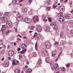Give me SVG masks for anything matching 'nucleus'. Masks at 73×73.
Returning a JSON list of instances; mask_svg holds the SVG:
<instances>
[{
    "label": "nucleus",
    "instance_id": "7c9ffc66",
    "mask_svg": "<svg viewBox=\"0 0 73 73\" xmlns=\"http://www.w3.org/2000/svg\"><path fill=\"white\" fill-rule=\"evenodd\" d=\"M12 64L13 65H17V63H16L15 62V60H14L12 62Z\"/></svg>",
    "mask_w": 73,
    "mask_h": 73
},
{
    "label": "nucleus",
    "instance_id": "f03ea898",
    "mask_svg": "<svg viewBox=\"0 0 73 73\" xmlns=\"http://www.w3.org/2000/svg\"><path fill=\"white\" fill-rule=\"evenodd\" d=\"M42 52L44 55H47L48 54V53L47 52L46 50L45 49H42Z\"/></svg>",
    "mask_w": 73,
    "mask_h": 73
},
{
    "label": "nucleus",
    "instance_id": "6e6d98bb",
    "mask_svg": "<svg viewBox=\"0 0 73 73\" xmlns=\"http://www.w3.org/2000/svg\"><path fill=\"white\" fill-rule=\"evenodd\" d=\"M58 70V67L57 68H55V70L56 71Z\"/></svg>",
    "mask_w": 73,
    "mask_h": 73
},
{
    "label": "nucleus",
    "instance_id": "c756f323",
    "mask_svg": "<svg viewBox=\"0 0 73 73\" xmlns=\"http://www.w3.org/2000/svg\"><path fill=\"white\" fill-rule=\"evenodd\" d=\"M60 44L61 45H62L64 46V43L62 40H61L60 41Z\"/></svg>",
    "mask_w": 73,
    "mask_h": 73
},
{
    "label": "nucleus",
    "instance_id": "13d9d810",
    "mask_svg": "<svg viewBox=\"0 0 73 73\" xmlns=\"http://www.w3.org/2000/svg\"><path fill=\"white\" fill-rule=\"evenodd\" d=\"M18 37H21V36L20 35H18Z\"/></svg>",
    "mask_w": 73,
    "mask_h": 73
},
{
    "label": "nucleus",
    "instance_id": "a18cd8bd",
    "mask_svg": "<svg viewBox=\"0 0 73 73\" xmlns=\"http://www.w3.org/2000/svg\"><path fill=\"white\" fill-rule=\"evenodd\" d=\"M46 17H44L43 19V21H45V20H46Z\"/></svg>",
    "mask_w": 73,
    "mask_h": 73
},
{
    "label": "nucleus",
    "instance_id": "3c124183",
    "mask_svg": "<svg viewBox=\"0 0 73 73\" xmlns=\"http://www.w3.org/2000/svg\"><path fill=\"white\" fill-rule=\"evenodd\" d=\"M20 50H21V48H18V49H17L18 51H20Z\"/></svg>",
    "mask_w": 73,
    "mask_h": 73
},
{
    "label": "nucleus",
    "instance_id": "7ed1b4c3",
    "mask_svg": "<svg viewBox=\"0 0 73 73\" xmlns=\"http://www.w3.org/2000/svg\"><path fill=\"white\" fill-rule=\"evenodd\" d=\"M33 21L35 23L38 22L39 21V18L37 16L34 17L33 19Z\"/></svg>",
    "mask_w": 73,
    "mask_h": 73
},
{
    "label": "nucleus",
    "instance_id": "1a4fd4ad",
    "mask_svg": "<svg viewBox=\"0 0 73 73\" xmlns=\"http://www.w3.org/2000/svg\"><path fill=\"white\" fill-rule=\"evenodd\" d=\"M37 31L39 32H40L42 31V27L41 26H39L37 27Z\"/></svg>",
    "mask_w": 73,
    "mask_h": 73
},
{
    "label": "nucleus",
    "instance_id": "09e8293b",
    "mask_svg": "<svg viewBox=\"0 0 73 73\" xmlns=\"http://www.w3.org/2000/svg\"><path fill=\"white\" fill-rule=\"evenodd\" d=\"M29 2L30 3H31L32 2V0H29Z\"/></svg>",
    "mask_w": 73,
    "mask_h": 73
},
{
    "label": "nucleus",
    "instance_id": "a19ab883",
    "mask_svg": "<svg viewBox=\"0 0 73 73\" xmlns=\"http://www.w3.org/2000/svg\"><path fill=\"white\" fill-rule=\"evenodd\" d=\"M35 49L37 50V42H36V45L35 46Z\"/></svg>",
    "mask_w": 73,
    "mask_h": 73
},
{
    "label": "nucleus",
    "instance_id": "0eeeda50",
    "mask_svg": "<svg viewBox=\"0 0 73 73\" xmlns=\"http://www.w3.org/2000/svg\"><path fill=\"white\" fill-rule=\"evenodd\" d=\"M17 19L18 21H21L23 20V17L21 16H19L17 18Z\"/></svg>",
    "mask_w": 73,
    "mask_h": 73
},
{
    "label": "nucleus",
    "instance_id": "ea45409f",
    "mask_svg": "<svg viewBox=\"0 0 73 73\" xmlns=\"http://www.w3.org/2000/svg\"><path fill=\"white\" fill-rule=\"evenodd\" d=\"M67 68L68 67H70V64H66Z\"/></svg>",
    "mask_w": 73,
    "mask_h": 73
},
{
    "label": "nucleus",
    "instance_id": "8fccbe9b",
    "mask_svg": "<svg viewBox=\"0 0 73 73\" xmlns=\"http://www.w3.org/2000/svg\"><path fill=\"white\" fill-rule=\"evenodd\" d=\"M36 38L37 39H39L40 38V37L39 36H36Z\"/></svg>",
    "mask_w": 73,
    "mask_h": 73
},
{
    "label": "nucleus",
    "instance_id": "bb28decb",
    "mask_svg": "<svg viewBox=\"0 0 73 73\" xmlns=\"http://www.w3.org/2000/svg\"><path fill=\"white\" fill-rule=\"evenodd\" d=\"M51 7H47L46 8V11H50V8Z\"/></svg>",
    "mask_w": 73,
    "mask_h": 73
},
{
    "label": "nucleus",
    "instance_id": "393cba45",
    "mask_svg": "<svg viewBox=\"0 0 73 73\" xmlns=\"http://www.w3.org/2000/svg\"><path fill=\"white\" fill-rule=\"evenodd\" d=\"M47 3L48 4V5H49L50 4V3H51V1L50 0H48L47 1Z\"/></svg>",
    "mask_w": 73,
    "mask_h": 73
},
{
    "label": "nucleus",
    "instance_id": "20e7f679",
    "mask_svg": "<svg viewBox=\"0 0 73 73\" xmlns=\"http://www.w3.org/2000/svg\"><path fill=\"white\" fill-rule=\"evenodd\" d=\"M12 23H9L7 22L6 23V26L7 28H11V27H12Z\"/></svg>",
    "mask_w": 73,
    "mask_h": 73
},
{
    "label": "nucleus",
    "instance_id": "49530a36",
    "mask_svg": "<svg viewBox=\"0 0 73 73\" xmlns=\"http://www.w3.org/2000/svg\"><path fill=\"white\" fill-rule=\"evenodd\" d=\"M58 42H56L54 44V45H58Z\"/></svg>",
    "mask_w": 73,
    "mask_h": 73
},
{
    "label": "nucleus",
    "instance_id": "a211bd4d",
    "mask_svg": "<svg viewBox=\"0 0 73 73\" xmlns=\"http://www.w3.org/2000/svg\"><path fill=\"white\" fill-rule=\"evenodd\" d=\"M42 60L41 59V58H40L39 59L38 61V64L39 65H41V62Z\"/></svg>",
    "mask_w": 73,
    "mask_h": 73
},
{
    "label": "nucleus",
    "instance_id": "39448f33",
    "mask_svg": "<svg viewBox=\"0 0 73 73\" xmlns=\"http://www.w3.org/2000/svg\"><path fill=\"white\" fill-rule=\"evenodd\" d=\"M64 20V17L63 16H61L59 18V21H60V23H62Z\"/></svg>",
    "mask_w": 73,
    "mask_h": 73
},
{
    "label": "nucleus",
    "instance_id": "de8ad7c7",
    "mask_svg": "<svg viewBox=\"0 0 73 73\" xmlns=\"http://www.w3.org/2000/svg\"><path fill=\"white\" fill-rule=\"evenodd\" d=\"M71 34L72 36H73V31H71Z\"/></svg>",
    "mask_w": 73,
    "mask_h": 73
},
{
    "label": "nucleus",
    "instance_id": "e433bc0d",
    "mask_svg": "<svg viewBox=\"0 0 73 73\" xmlns=\"http://www.w3.org/2000/svg\"><path fill=\"white\" fill-rule=\"evenodd\" d=\"M2 26L3 28V29H4V30H5V28H6L5 25H3Z\"/></svg>",
    "mask_w": 73,
    "mask_h": 73
},
{
    "label": "nucleus",
    "instance_id": "e2e57ef3",
    "mask_svg": "<svg viewBox=\"0 0 73 73\" xmlns=\"http://www.w3.org/2000/svg\"><path fill=\"white\" fill-rule=\"evenodd\" d=\"M26 64H27V65H29V62H26Z\"/></svg>",
    "mask_w": 73,
    "mask_h": 73
},
{
    "label": "nucleus",
    "instance_id": "4c0bfd02",
    "mask_svg": "<svg viewBox=\"0 0 73 73\" xmlns=\"http://www.w3.org/2000/svg\"><path fill=\"white\" fill-rule=\"evenodd\" d=\"M37 36V33H35L34 35V38L35 37H36Z\"/></svg>",
    "mask_w": 73,
    "mask_h": 73
},
{
    "label": "nucleus",
    "instance_id": "72a5a7b5",
    "mask_svg": "<svg viewBox=\"0 0 73 73\" xmlns=\"http://www.w3.org/2000/svg\"><path fill=\"white\" fill-rule=\"evenodd\" d=\"M34 28H35V27L32 26L30 27V29L31 30H33V29H34Z\"/></svg>",
    "mask_w": 73,
    "mask_h": 73
},
{
    "label": "nucleus",
    "instance_id": "423d86ee",
    "mask_svg": "<svg viewBox=\"0 0 73 73\" xmlns=\"http://www.w3.org/2000/svg\"><path fill=\"white\" fill-rule=\"evenodd\" d=\"M14 51H10L8 52V54L9 56H13L14 55Z\"/></svg>",
    "mask_w": 73,
    "mask_h": 73
},
{
    "label": "nucleus",
    "instance_id": "864d4df0",
    "mask_svg": "<svg viewBox=\"0 0 73 73\" xmlns=\"http://www.w3.org/2000/svg\"><path fill=\"white\" fill-rule=\"evenodd\" d=\"M15 61H16V62H17V63H18V62H19V61H18V60H17L16 59H15Z\"/></svg>",
    "mask_w": 73,
    "mask_h": 73
},
{
    "label": "nucleus",
    "instance_id": "f3484780",
    "mask_svg": "<svg viewBox=\"0 0 73 73\" xmlns=\"http://www.w3.org/2000/svg\"><path fill=\"white\" fill-rule=\"evenodd\" d=\"M9 65V63H6L4 64L3 65V66L4 67H8Z\"/></svg>",
    "mask_w": 73,
    "mask_h": 73
},
{
    "label": "nucleus",
    "instance_id": "ddd939ff",
    "mask_svg": "<svg viewBox=\"0 0 73 73\" xmlns=\"http://www.w3.org/2000/svg\"><path fill=\"white\" fill-rule=\"evenodd\" d=\"M17 1H19L18 0H13V3L14 4H19V3H17Z\"/></svg>",
    "mask_w": 73,
    "mask_h": 73
},
{
    "label": "nucleus",
    "instance_id": "f8f14e48",
    "mask_svg": "<svg viewBox=\"0 0 73 73\" xmlns=\"http://www.w3.org/2000/svg\"><path fill=\"white\" fill-rule=\"evenodd\" d=\"M27 46L25 44H23L22 45V49H27Z\"/></svg>",
    "mask_w": 73,
    "mask_h": 73
},
{
    "label": "nucleus",
    "instance_id": "a878e982",
    "mask_svg": "<svg viewBox=\"0 0 73 73\" xmlns=\"http://www.w3.org/2000/svg\"><path fill=\"white\" fill-rule=\"evenodd\" d=\"M9 32H11V30H8L5 33V35H8V33H9Z\"/></svg>",
    "mask_w": 73,
    "mask_h": 73
},
{
    "label": "nucleus",
    "instance_id": "412c9836",
    "mask_svg": "<svg viewBox=\"0 0 73 73\" xmlns=\"http://www.w3.org/2000/svg\"><path fill=\"white\" fill-rule=\"evenodd\" d=\"M32 22V19H31L28 18V20L27 21V23H30Z\"/></svg>",
    "mask_w": 73,
    "mask_h": 73
},
{
    "label": "nucleus",
    "instance_id": "cd10ccee",
    "mask_svg": "<svg viewBox=\"0 0 73 73\" xmlns=\"http://www.w3.org/2000/svg\"><path fill=\"white\" fill-rule=\"evenodd\" d=\"M52 7L54 9H55L56 8H57V5H52Z\"/></svg>",
    "mask_w": 73,
    "mask_h": 73
},
{
    "label": "nucleus",
    "instance_id": "338daca9",
    "mask_svg": "<svg viewBox=\"0 0 73 73\" xmlns=\"http://www.w3.org/2000/svg\"><path fill=\"white\" fill-rule=\"evenodd\" d=\"M32 31H29V33H32Z\"/></svg>",
    "mask_w": 73,
    "mask_h": 73
},
{
    "label": "nucleus",
    "instance_id": "c85d7f7f",
    "mask_svg": "<svg viewBox=\"0 0 73 73\" xmlns=\"http://www.w3.org/2000/svg\"><path fill=\"white\" fill-rule=\"evenodd\" d=\"M58 64H55L54 65V68H58Z\"/></svg>",
    "mask_w": 73,
    "mask_h": 73
},
{
    "label": "nucleus",
    "instance_id": "6e6552de",
    "mask_svg": "<svg viewBox=\"0 0 73 73\" xmlns=\"http://www.w3.org/2000/svg\"><path fill=\"white\" fill-rule=\"evenodd\" d=\"M50 29V27L49 25L47 26L46 27V30L47 32H49Z\"/></svg>",
    "mask_w": 73,
    "mask_h": 73
},
{
    "label": "nucleus",
    "instance_id": "c9c22d12",
    "mask_svg": "<svg viewBox=\"0 0 73 73\" xmlns=\"http://www.w3.org/2000/svg\"><path fill=\"white\" fill-rule=\"evenodd\" d=\"M33 56L34 57H36V56H37V53H34Z\"/></svg>",
    "mask_w": 73,
    "mask_h": 73
},
{
    "label": "nucleus",
    "instance_id": "58836bf2",
    "mask_svg": "<svg viewBox=\"0 0 73 73\" xmlns=\"http://www.w3.org/2000/svg\"><path fill=\"white\" fill-rule=\"evenodd\" d=\"M62 71L64 72V71H65V68L64 67H63L62 69Z\"/></svg>",
    "mask_w": 73,
    "mask_h": 73
},
{
    "label": "nucleus",
    "instance_id": "2eb2a0df",
    "mask_svg": "<svg viewBox=\"0 0 73 73\" xmlns=\"http://www.w3.org/2000/svg\"><path fill=\"white\" fill-rule=\"evenodd\" d=\"M50 60V57H47L46 59V61L47 63H48Z\"/></svg>",
    "mask_w": 73,
    "mask_h": 73
},
{
    "label": "nucleus",
    "instance_id": "774afa93",
    "mask_svg": "<svg viewBox=\"0 0 73 73\" xmlns=\"http://www.w3.org/2000/svg\"><path fill=\"white\" fill-rule=\"evenodd\" d=\"M3 46H4V48H6V45H3Z\"/></svg>",
    "mask_w": 73,
    "mask_h": 73
},
{
    "label": "nucleus",
    "instance_id": "0e129e2a",
    "mask_svg": "<svg viewBox=\"0 0 73 73\" xmlns=\"http://www.w3.org/2000/svg\"><path fill=\"white\" fill-rule=\"evenodd\" d=\"M17 40H19V41H21V39H20L19 38H18L17 39Z\"/></svg>",
    "mask_w": 73,
    "mask_h": 73
},
{
    "label": "nucleus",
    "instance_id": "37998d69",
    "mask_svg": "<svg viewBox=\"0 0 73 73\" xmlns=\"http://www.w3.org/2000/svg\"><path fill=\"white\" fill-rule=\"evenodd\" d=\"M48 20L50 21V22H52V19H51V18H48Z\"/></svg>",
    "mask_w": 73,
    "mask_h": 73
},
{
    "label": "nucleus",
    "instance_id": "6ab92c4d",
    "mask_svg": "<svg viewBox=\"0 0 73 73\" xmlns=\"http://www.w3.org/2000/svg\"><path fill=\"white\" fill-rule=\"evenodd\" d=\"M15 73H20V70L19 69H17L15 71Z\"/></svg>",
    "mask_w": 73,
    "mask_h": 73
},
{
    "label": "nucleus",
    "instance_id": "473e14b6",
    "mask_svg": "<svg viewBox=\"0 0 73 73\" xmlns=\"http://www.w3.org/2000/svg\"><path fill=\"white\" fill-rule=\"evenodd\" d=\"M60 33V36L61 37H62V36H63V35H64V32H61Z\"/></svg>",
    "mask_w": 73,
    "mask_h": 73
},
{
    "label": "nucleus",
    "instance_id": "aec40b11",
    "mask_svg": "<svg viewBox=\"0 0 73 73\" xmlns=\"http://www.w3.org/2000/svg\"><path fill=\"white\" fill-rule=\"evenodd\" d=\"M56 24V23L55 22H52L50 23L51 26H54Z\"/></svg>",
    "mask_w": 73,
    "mask_h": 73
},
{
    "label": "nucleus",
    "instance_id": "69168bd1",
    "mask_svg": "<svg viewBox=\"0 0 73 73\" xmlns=\"http://www.w3.org/2000/svg\"><path fill=\"white\" fill-rule=\"evenodd\" d=\"M4 60V58H2L1 59L2 61H3Z\"/></svg>",
    "mask_w": 73,
    "mask_h": 73
},
{
    "label": "nucleus",
    "instance_id": "052dcab7",
    "mask_svg": "<svg viewBox=\"0 0 73 73\" xmlns=\"http://www.w3.org/2000/svg\"><path fill=\"white\" fill-rule=\"evenodd\" d=\"M13 13H16V11H13Z\"/></svg>",
    "mask_w": 73,
    "mask_h": 73
},
{
    "label": "nucleus",
    "instance_id": "dca6fc26",
    "mask_svg": "<svg viewBox=\"0 0 73 73\" xmlns=\"http://www.w3.org/2000/svg\"><path fill=\"white\" fill-rule=\"evenodd\" d=\"M54 30H55L56 31H57V30L58 29V26L56 24L54 26Z\"/></svg>",
    "mask_w": 73,
    "mask_h": 73
},
{
    "label": "nucleus",
    "instance_id": "9b49d317",
    "mask_svg": "<svg viewBox=\"0 0 73 73\" xmlns=\"http://www.w3.org/2000/svg\"><path fill=\"white\" fill-rule=\"evenodd\" d=\"M64 17L66 19H69L70 17H69V15L68 14H66L64 15Z\"/></svg>",
    "mask_w": 73,
    "mask_h": 73
},
{
    "label": "nucleus",
    "instance_id": "bf43d9fd",
    "mask_svg": "<svg viewBox=\"0 0 73 73\" xmlns=\"http://www.w3.org/2000/svg\"><path fill=\"white\" fill-rule=\"evenodd\" d=\"M23 38H25V39H27V36H25L24 37H23Z\"/></svg>",
    "mask_w": 73,
    "mask_h": 73
},
{
    "label": "nucleus",
    "instance_id": "c03bdc74",
    "mask_svg": "<svg viewBox=\"0 0 73 73\" xmlns=\"http://www.w3.org/2000/svg\"><path fill=\"white\" fill-rule=\"evenodd\" d=\"M61 53H62V52H60V53H59L58 56V58H59L60 57V56L61 54Z\"/></svg>",
    "mask_w": 73,
    "mask_h": 73
},
{
    "label": "nucleus",
    "instance_id": "4468645a",
    "mask_svg": "<svg viewBox=\"0 0 73 73\" xmlns=\"http://www.w3.org/2000/svg\"><path fill=\"white\" fill-rule=\"evenodd\" d=\"M70 26L72 27H73V20L71 21L69 23Z\"/></svg>",
    "mask_w": 73,
    "mask_h": 73
},
{
    "label": "nucleus",
    "instance_id": "4be33fe9",
    "mask_svg": "<svg viewBox=\"0 0 73 73\" xmlns=\"http://www.w3.org/2000/svg\"><path fill=\"white\" fill-rule=\"evenodd\" d=\"M32 70L31 69H29L28 70V71L27 72V73H31L32 72Z\"/></svg>",
    "mask_w": 73,
    "mask_h": 73
},
{
    "label": "nucleus",
    "instance_id": "603ef678",
    "mask_svg": "<svg viewBox=\"0 0 73 73\" xmlns=\"http://www.w3.org/2000/svg\"><path fill=\"white\" fill-rule=\"evenodd\" d=\"M23 11V12H27V11H26V10H25V9H23L22 11Z\"/></svg>",
    "mask_w": 73,
    "mask_h": 73
},
{
    "label": "nucleus",
    "instance_id": "79ce46f5",
    "mask_svg": "<svg viewBox=\"0 0 73 73\" xmlns=\"http://www.w3.org/2000/svg\"><path fill=\"white\" fill-rule=\"evenodd\" d=\"M1 20H3L5 21V18L3 17H1Z\"/></svg>",
    "mask_w": 73,
    "mask_h": 73
},
{
    "label": "nucleus",
    "instance_id": "4d7b16f0",
    "mask_svg": "<svg viewBox=\"0 0 73 73\" xmlns=\"http://www.w3.org/2000/svg\"><path fill=\"white\" fill-rule=\"evenodd\" d=\"M15 32H17V29H15Z\"/></svg>",
    "mask_w": 73,
    "mask_h": 73
},
{
    "label": "nucleus",
    "instance_id": "f257e3e1",
    "mask_svg": "<svg viewBox=\"0 0 73 73\" xmlns=\"http://www.w3.org/2000/svg\"><path fill=\"white\" fill-rule=\"evenodd\" d=\"M47 49H49L50 48V46H51V44L50 42H47L45 43Z\"/></svg>",
    "mask_w": 73,
    "mask_h": 73
},
{
    "label": "nucleus",
    "instance_id": "5fc2aeb1",
    "mask_svg": "<svg viewBox=\"0 0 73 73\" xmlns=\"http://www.w3.org/2000/svg\"><path fill=\"white\" fill-rule=\"evenodd\" d=\"M8 60H11V58L10 57H9L8 58Z\"/></svg>",
    "mask_w": 73,
    "mask_h": 73
},
{
    "label": "nucleus",
    "instance_id": "b1692460",
    "mask_svg": "<svg viewBox=\"0 0 73 73\" xmlns=\"http://www.w3.org/2000/svg\"><path fill=\"white\" fill-rule=\"evenodd\" d=\"M27 51L26 50H23L22 51L20 52V53L21 54H22L23 53H24L25 52Z\"/></svg>",
    "mask_w": 73,
    "mask_h": 73
},
{
    "label": "nucleus",
    "instance_id": "2f4dec72",
    "mask_svg": "<svg viewBox=\"0 0 73 73\" xmlns=\"http://www.w3.org/2000/svg\"><path fill=\"white\" fill-rule=\"evenodd\" d=\"M28 19V18L25 19L24 20V21H25V22H26V23H27Z\"/></svg>",
    "mask_w": 73,
    "mask_h": 73
},
{
    "label": "nucleus",
    "instance_id": "9d476101",
    "mask_svg": "<svg viewBox=\"0 0 73 73\" xmlns=\"http://www.w3.org/2000/svg\"><path fill=\"white\" fill-rule=\"evenodd\" d=\"M57 54V51L54 50L52 52V57H54V56H56Z\"/></svg>",
    "mask_w": 73,
    "mask_h": 73
},
{
    "label": "nucleus",
    "instance_id": "f704fd0d",
    "mask_svg": "<svg viewBox=\"0 0 73 73\" xmlns=\"http://www.w3.org/2000/svg\"><path fill=\"white\" fill-rule=\"evenodd\" d=\"M59 9H60V11H62L63 10V8L61 6L59 8Z\"/></svg>",
    "mask_w": 73,
    "mask_h": 73
},
{
    "label": "nucleus",
    "instance_id": "680f3d73",
    "mask_svg": "<svg viewBox=\"0 0 73 73\" xmlns=\"http://www.w3.org/2000/svg\"><path fill=\"white\" fill-rule=\"evenodd\" d=\"M25 67L26 68V69H27L28 68V66L27 65H26L25 66Z\"/></svg>",
    "mask_w": 73,
    "mask_h": 73
},
{
    "label": "nucleus",
    "instance_id": "5701e85b",
    "mask_svg": "<svg viewBox=\"0 0 73 73\" xmlns=\"http://www.w3.org/2000/svg\"><path fill=\"white\" fill-rule=\"evenodd\" d=\"M9 13L8 12H6L4 13V16H8V15H9Z\"/></svg>",
    "mask_w": 73,
    "mask_h": 73
}]
</instances>
